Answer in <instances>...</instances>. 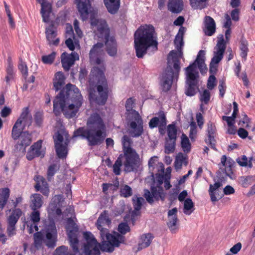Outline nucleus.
<instances>
[{"instance_id":"nucleus-25","label":"nucleus","mask_w":255,"mask_h":255,"mask_svg":"<svg viewBox=\"0 0 255 255\" xmlns=\"http://www.w3.org/2000/svg\"><path fill=\"white\" fill-rule=\"evenodd\" d=\"M166 125V118L163 111H161L159 113L158 117L152 118L149 122V127L150 128L158 127L159 132H161V127H164Z\"/></svg>"},{"instance_id":"nucleus-33","label":"nucleus","mask_w":255,"mask_h":255,"mask_svg":"<svg viewBox=\"0 0 255 255\" xmlns=\"http://www.w3.org/2000/svg\"><path fill=\"white\" fill-rule=\"evenodd\" d=\"M154 236L151 233L143 234L140 238V242L138 244V250L146 248L151 244Z\"/></svg>"},{"instance_id":"nucleus-56","label":"nucleus","mask_w":255,"mask_h":255,"mask_svg":"<svg viewBox=\"0 0 255 255\" xmlns=\"http://www.w3.org/2000/svg\"><path fill=\"white\" fill-rule=\"evenodd\" d=\"M59 196H55L54 200L50 203V207L52 210H55L56 213L57 215H60L62 214V211L59 208H57V204L55 202V200L57 199L59 200Z\"/></svg>"},{"instance_id":"nucleus-17","label":"nucleus","mask_w":255,"mask_h":255,"mask_svg":"<svg viewBox=\"0 0 255 255\" xmlns=\"http://www.w3.org/2000/svg\"><path fill=\"white\" fill-rule=\"evenodd\" d=\"M42 140L40 139L34 142L30 147L26 154V158L28 160H32L35 157H43L45 152L42 149Z\"/></svg>"},{"instance_id":"nucleus-27","label":"nucleus","mask_w":255,"mask_h":255,"mask_svg":"<svg viewBox=\"0 0 255 255\" xmlns=\"http://www.w3.org/2000/svg\"><path fill=\"white\" fill-rule=\"evenodd\" d=\"M205 53L204 50H201L199 51L196 60L194 62L189 65L192 66V70L198 71L197 70V66L201 72L203 71L204 68L207 70V68L206 67V65L205 63Z\"/></svg>"},{"instance_id":"nucleus-23","label":"nucleus","mask_w":255,"mask_h":255,"mask_svg":"<svg viewBox=\"0 0 255 255\" xmlns=\"http://www.w3.org/2000/svg\"><path fill=\"white\" fill-rule=\"evenodd\" d=\"M36 0L41 5V8L40 10V13L41 14L43 22H49L50 14L52 12L51 3L46 1L45 0Z\"/></svg>"},{"instance_id":"nucleus-31","label":"nucleus","mask_w":255,"mask_h":255,"mask_svg":"<svg viewBox=\"0 0 255 255\" xmlns=\"http://www.w3.org/2000/svg\"><path fill=\"white\" fill-rule=\"evenodd\" d=\"M108 12L112 14L117 13L120 7V0H104Z\"/></svg>"},{"instance_id":"nucleus-41","label":"nucleus","mask_w":255,"mask_h":255,"mask_svg":"<svg viewBox=\"0 0 255 255\" xmlns=\"http://www.w3.org/2000/svg\"><path fill=\"white\" fill-rule=\"evenodd\" d=\"M176 140L166 138L165 144V152L167 154L173 153L175 151Z\"/></svg>"},{"instance_id":"nucleus-58","label":"nucleus","mask_w":255,"mask_h":255,"mask_svg":"<svg viewBox=\"0 0 255 255\" xmlns=\"http://www.w3.org/2000/svg\"><path fill=\"white\" fill-rule=\"evenodd\" d=\"M130 228L128 224L126 223H122L118 226V231L122 234L125 235L129 232Z\"/></svg>"},{"instance_id":"nucleus-59","label":"nucleus","mask_w":255,"mask_h":255,"mask_svg":"<svg viewBox=\"0 0 255 255\" xmlns=\"http://www.w3.org/2000/svg\"><path fill=\"white\" fill-rule=\"evenodd\" d=\"M177 221L178 219L177 216L169 217V221L167 223V225L168 227L171 231H173L176 229L175 226L176 225Z\"/></svg>"},{"instance_id":"nucleus-48","label":"nucleus","mask_w":255,"mask_h":255,"mask_svg":"<svg viewBox=\"0 0 255 255\" xmlns=\"http://www.w3.org/2000/svg\"><path fill=\"white\" fill-rule=\"evenodd\" d=\"M44 120L43 111H37L34 115V121L35 126L38 127H41Z\"/></svg>"},{"instance_id":"nucleus-11","label":"nucleus","mask_w":255,"mask_h":255,"mask_svg":"<svg viewBox=\"0 0 255 255\" xmlns=\"http://www.w3.org/2000/svg\"><path fill=\"white\" fill-rule=\"evenodd\" d=\"M192 65L185 68L186 74V90L185 94L188 96H194L198 89L199 73L192 70Z\"/></svg>"},{"instance_id":"nucleus-3","label":"nucleus","mask_w":255,"mask_h":255,"mask_svg":"<svg viewBox=\"0 0 255 255\" xmlns=\"http://www.w3.org/2000/svg\"><path fill=\"white\" fill-rule=\"evenodd\" d=\"M29 216V221L25 224L28 228V232L31 234L34 231V241L36 246H40L44 243L49 248H53L56 246L57 239V230L54 223L50 224L41 231L38 232V224L40 220V213L39 210H31Z\"/></svg>"},{"instance_id":"nucleus-1","label":"nucleus","mask_w":255,"mask_h":255,"mask_svg":"<svg viewBox=\"0 0 255 255\" xmlns=\"http://www.w3.org/2000/svg\"><path fill=\"white\" fill-rule=\"evenodd\" d=\"M65 78L61 72H57L53 79V89L61 90L53 101V112L56 116L62 112L68 119L74 117L83 103V98L78 88L71 84H65Z\"/></svg>"},{"instance_id":"nucleus-49","label":"nucleus","mask_w":255,"mask_h":255,"mask_svg":"<svg viewBox=\"0 0 255 255\" xmlns=\"http://www.w3.org/2000/svg\"><path fill=\"white\" fill-rule=\"evenodd\" d=\"M194 208V203L190 198L185 199L184 203V213L186 215H190L193 210H191Z\"/></svg>"},{"instance_id":"nucleus-57","label":"nucleus","mask_w":255,"mask_h":255,"mask_svg":"<svg viewBox=\"0 0 255 255\" xmlns=\"http://www.w3.org/2000/svg\"><path fill=\"white\" fill-rule=\"evenodd\" d=\"M18 69L22 73L24 79L26 80L28 76V68L25 63L21 62L18 65Z\"/></svg>"},{"instance_id":"nucleus-55","label":"nucleus","mask_w":255,"mask_h":255,"mask_svg":"<svg viewBox=\"0 0 255 255\" xmlns=\"http://www.w3.org/2000/svg\"><path fill=\"white\" fill-rule=\"evenodd\" d=\"M217 47V51L216 52L224 54L226 46L223 38H222L218 41Z\"/></svg>"},{"instance_id":"nucleus-42","label":"nucleus","mask_w":255,"mask_h":255,"mask_svg":"<svg viewBox=\"0 0 255 255\" xmlns=\"http://www.w3.org/2000/svg\"><path fill=\"white\" fill-rule=\"evenodd\" d=\"M144 199L142 197H137L136 199L132 198L133 206L134 211L132 212V215H138L139 211L141 208L142 202L144 201Z\"/></svg>"},{"instance_id":"nucleus-32","label":"nucleus","mask_w":255,"mask_h":255,"mask_svg":"<svg viewBox=\"0 0 255 255\" xmlns=\"http://www.w3.org/2000/svg\"><path fill=\"white\" fill-rule=\"evenodd\" d=\"M69 142V139H66L64 141V144L56 143L55 145L56 154L59 158L63 159L67 156L68 153L67 146Z\"/></svg>"},{"instance_id":"nucleus-30","label":"nucleus","mask_w":255,"mask_h":255,"mask_svg":"<svg viewBox=\"0 0 255 255\" xmlns=\"http://www.w3.org/2000/svg\"><path fill=\"white\" fill-rule=\"evenodd\" d=\"M43 197L40 194L35 193L30 196V208L31 210H39L42 207L43 201Z\"/></svg>"},{"instance_id":"nucleus-13","label":"nucleus","mask_w":255,"mask_h":255,"mask_svg":"<svg viewBox=\"0 0 255 255\" xmlns=\"http://www.w3.org/2000/svg\"><path fill=\"white\" fill-rule=\"evenodd\" d=\"M22 214V212L21 209H13L11 214L7 218L6 233L9 238L16 234V224Z\"/></svg>"},{"instance_id":"nucleus-34","label":"nucleus","mask_w":255,"mask_h":255,"mask_svg":"<svg viewBox=\"0 0 255 255\" xmlns=\"http://www.w3.org/2000/svg\"><path fill=\"white\" fill-rule=\"evenodd\" d=\"M7 61V66L6 68V75L5 77V80L6 83L9 84V82L14 79L15 73L11 58L8 57Z\"/></svg>"},{"instance_id":"nucleus-45","label":"nucleus","mask_w":255,"mask_h":255,"mask_svg":"<svg viewBox=\"0 0 255 255\" xmlns=\"http://www.w3.org/2000/svg\"><path fill=\"white\" fill-rule=\"evenodd\" d=\"M132 141L131 138L128 135H125L122 137V145L123 152H125L128 149H130L131 150H134L131 147V144Z\"/></svg>"},{"instance_id":"nucleus-5","label":"nucleus","mask_w":255,"mask_h":255,"mask_svg":"<svg viewBox=\"0 0 255 255\" xmlns=\"http://www.w3.org/2000/svg\"><path fill=\"white\" fill-rule=\"evenodd\" d=\"M134 44L136 56L138 58H143L150 47L157 50L158 42L154 26L150 24L141 25L134 33Z\"/></svg>"},{"instance_id":"nucleus-62","label":"nucleus","mask_w":255,"mask_h":255,"mask_svg":"<svg viewBox=\"0 0 255 255\" xmlns=\"http://www.w3.org/2000/svg\"><path fill=\"white\" fill-rule=\"evenodd\" d=\"M223 54L215 52V55L212 58L211 63L218 64L223 58Z\"/></svg>"},{"instance_id":"nucleus-16","label":"nucleus","mask_w":255,"mask_h":255,"mask_svg":"<svg viewBox=\"0 0 255 255\" xmlns=\"http://www.w3.org/2000/svg\"><path fill=\"white\" fill-rule=\"evenodd\" d=\"M14 146V150L16 152L25 153L26 148L29 146L32 142V135L27 131L22 132L21 136L17 139Z\"/></svg>"},{"instance_id":"nucleus-44","label":"nucleus","mask_w":255,"mask_h":255,"mask_svg":"<svg viewBox=\"0 0 255 255\" xmlns=\"http://www.w3.org/2000/svg\"><path fill=\"white\" fill-rule=\"evenodd\" d=\"M177 129L175 124H170L167 126L168 138L170 139H177Z\"/></svg>"},{"instance_id":"nucleus-64","label":"nucleus","mask_w":255,"mask_h":255,"mask_svg":"<svg viewBox=\"0 0 255 255\" xmlns=\"http://www.w3.org/2000/svg\"><path fill=\"white\" fill-rule=\"evenodd\" d=\"M250 122V119L247 115L245 114L243 119L240 121L239 125H241L242 127H245L246 128H248L250 127L249 123Z\"/></svg>"},{"instance_id":"nucleus-10","label":"nucleus","mask_w":255,"mask_h":255,"mask_svg":"<svg viewBox=\"0 0 255 255\" xmlns=\"http://www.w3.org/2000/svg\"><path fill=\"white\" fill-rule=\"evenodd\" d=\"M134 100L129 98L127 100L125 107L127 112H129L130 133L133 137H138L143 132V121L138 112L133 110Z\"/></svg>"},{"instance_id":"nucleus-43","label":"nucleus","mask_w":255,"mask_h":255,"mask_svg":"<svg viewBox=\"0 0 255 255\" xmlns=\"http://www.w3.org/2000/svg\"><path fill=\"white\" fill-rule=\"evenodd\" d=\"M208 0H190L191 6L194 9H202L207 6Z\"/></svg>"},{"instance_id":"nucleus-40","label":"nucleus","mask_w":255,"mask_h":255,"mask_svg":"<svg viewBox=\"0 0 255 255\" xmlns=\"http://www.w3.org/2000/svg\"><path fill=\"white\" fill-rule=\"evenodd\" d=\"M181 145L182 150L185 153H188L190 152L191 144L188 137L183 134L181 137Z\"/></svg>"},{"instance_id":"nucleus-38","label":"nucleus","mask_w":255,"mask_h":255,"mask_svg":"<svg viewBox=\"0 0 255 255\" xmlns=\"http://www.w3.org/2000/svg\"><path fill=\"white\" fill-rule=\"evenodd\" d=\"M240 49L241 50L240 55L244 60H247V57L249 52L248 42L245 38H242L240 41Z\"/></svg>"},{"instance_id":"nucleus-4","label":"nucleus","mask_w":255,"mask_h":255,"mask_svg":"<svg viewBox=\"0 0 255 255\" xmlns=\"http://www.w3.org/2000/svg\"><path fill=\"white\" fill-rule=\"evenodd\" d=\"M87 128L80 127L74 131L73 136H81L88 141L90 146L100 145L104 140L106 126L98 114H93L87 122Z\"/></svg>"},{"instance_id":"nucleus-7","label":"nucleus","mask_w":255,"mask_h":255,"mask_svg":"<svg viewBox=\"0 0 255 255\" xmlns=\"http://www.w3.org/2000/svg\"><path fill=\"white\" fill-rule=\"evenodd\" d=\"M180 71V60L177 54L173 51L170 52L167 58V66L163 73L161 86L163 91L170 90L174 79H177Z\"/></svg>"},{"instance_id":"nucleus-60","label":"nucleus","mask_w":255,"mask_h":255,"mask_svg":"<svg viewBox=\"0 0 255 255\" xmlns=\"http://www.w3.org/2000/svg\"><path fill=\"white\" fill-rule=\"evenodd\" d=\"M218 88L220 92V96L223 98L226 90V83L224 80L220 81Z\"/></svg>"},{"instance_id":"nucleus-63","label":"nucleus","mask_w":255,"mask_h":255,"mask_svg":"<svg viewBox=\"0 0 255 255\" xmlns=\"http://www.w3.org/2000/svg\"><path fill=\"white\" fill-rule=\"evenodd\" d=\"M157 156H154L149 159L148 164L150 171H153L154 169L156 163L157 162Z\"/></svg>"},{"instance_id":"nucleus-6","label":"nucleus","mask_w":255,"mask_h":255,"mask_svg":"<svg viewBox=\"0 0 255 255\" xmlns=\"http://www.w3.org/2000/svg\"><path fill=\"white\" fill-rule=\"evenodd\" d=\"M89 82L97 83V91L98 94H97V92L94 89H90L89 90L90 100L98 105H104L108 99L110 90L104 71L98 67H94L91 71Z\"/></svg>"},{"instance_id":"nucleus-39","label":"nucleus","mask_w":255,"mask_h":255,"mask_svg":"<svg viewBox=\"0 0 255 255\" xmlns=\"http://www.w3.org/2000/svg\"><path fill=\"white\" fill-rule=\"evenodd\" d=\"M24 129L23 128L21 127L18 124H17L16 123H15L14 124L12 130H11V137L14 140H17L18 138L21 136L22 132H23V130Z\"/></svg>"},{"instance_id":"nucleus-54","label":"nucleus","mask_w":255,"mask_h":255,"mask_svg":"<svg viewBox=\"0 0 255 255\" xmlns=\"http://www.w3.org/2000/svg\"><path fill=\"white\" fill-rule=\"evenodd\" d=\"M211 95L210 92L208 90H204L201 95L200 100L201 102H203L205 104H207L210 99Z\"/></svg>"},{"instance_id":"nucleus-47","label":"nucleus","mask_w":255,"mask_h":255,"mask_svg":"<svg viewBox=\"0 0 255 255\" xmlns=\"http://www.w3.org/2000/svg\"><path fill=\"white\" fill-rule=\"evenodd\" d=\"M59 169V165L57 164H51L47 171V178L48 181H50L52 177L55 175L57 171Z\"/></svg>"},{"instance_id":"nucleus-36","label":"nucleus","mask_w":255,"mask_h":255,"mask_svg":"<svg viewBox=\"0 0 255 255\" xmlns=\"http://www.w3.org/2000/svg\"><path fill=\"white\" fill-rule=\"evenodd\" d=\"M222 186V183L220 181L216 182L214 184H210L209 189V193L212 202H216L218 199L216 197V191Z\"/></svg>"},{"instance_id":"nucleus-22","label":"nucleus","mask_w":255,"mask_h":255,"mask_svg":"<svg viewBox=\"0 0 255 255\" xmlns=\"http://www.w3.org/2000/svg\"><path fill=\"white\" fill-rule=\"evenodd\" d=\"M206 131L207 132L208 139L205 140L206 143L210 145L211 148L217 151L216 148V140L215 135L216 131V128L215 124L211 121L207 123V128Z\"/></svg>"},{"instance_id":"nucleus-26","label":"nucleus","mask_w":255,"mask_h":255,"mask_svg":"<svg viewBox=\"0 0 255 255\" xmlns=\"http://www.w3.org/2000/svg\"><path fill=\"white\" fill-rule=\"evenodd\" d=\"M46 39L49 45L57 46L59 43V39L57 38V32L53 25H49L46 28Z\"/></svg>"},{"instance_id":"nucleus-18","label":"nucleus","mask_w":255,"mask_h":255,"mask_svg":"<svg viewBox=\"0 0 255 255\" xmlns=\"http://www.w3.org/2000/svg\"><path fill=\"white\" fill-rule=\"evenodd\" d=\"M61 58L64 70L65 71H68L71 67L74 65L75 61L79 59V56L75 52H72L71 54L63 52L61 55Z\"/></svg>"},{"instance_id":"nucleus-50","label":"nucleus","mask_w":255,"mask_h":255,"mask_svg":"<svg viewBox=\"0 0 255 255\" xmlns=\"http://www.w3.org/2000/svg\"><path fill=\"white\" fill-rule=\"evenodd\" d=\"M255 181V177L253 176H244L241 178V183L242 186L247 188Z\"/></svg>"},{"instance_id":"nucleus-46","label":"nucleus","mask_w":255,"mask_h":255,"mask_svg":"<svg viewBox=\"0 0 255 255\" xmlns=\"http://www.w3.org/2000/svg\"><path fill=\"white\" fill-rule=\"evenodd\" d=\"M122 158L123 154H121L117 158V159L116 160L114 164L113 165V172L116 175H119L121 174V167L122 165Z\"/></svg>"},{"instance_id":"nucleus-14","label":"nucleus","mask_w":255,"mask_h":255,"mask_svg":"<svg viewBox=\"0 0 255 255\" xmlns=\"http://www.w3.org/2000/svg\"><path fill=\"white\" fill-rule=\"evenodd\" d=\"M144 197L148 203L152 204L154 202L153 199L156 201L161 199L163 201L165 199V194L161 186H152L150 191L148 189L144 190Z\"/></svg>"},{"instance_id":"nucleus-21","label":"nucleus","mask_w":255,"mask_h":255,"mask_svg":"<svg viewBox=\"0 0 255 255\" xmlns=\"http://www.w3.org/2000/svg\"><path fill=\"white\" fill-rule=\"evenodd\" d=\"M56 127H59V129L53 135V140L54 144L56 143L63 144L64 141V136L65 137V140L68 139V133L65 130L64 126L62 125V122L61 120H58L56 122Z\"/></svg>"},{"instance_id":"nucleus-2","label":"nucleus","mask_w":255,"mask_h":255,"mask_svg":"<svg viewBox=\"0 0 255 255\" xmlns=\"http://www.w3.org/2000/svg\"><path fill=\"white\" fill-rule=\"evenodd\" d=\"M111 223L107 212L104 211L98 218L96 223L97 227L100 230L101 244L97 241L91 232L84 233V237L86 241L84 245L86 255H100V249L104 252H113L115 247H119L120 244L124 241V237L119 233L111 234L107 229L103 228L104 225H109Z\"/></svg>"},{"instance_id":"nucleus-53","label":"nucleus","mask_w":255,"mask_h":255,"mask_svg":"<svg viewBox=\"0 0 255 255\" xmlns=\"http://www.w3.org/2000/svg\"><path fill=\"white\" fill-rule=\"evenodd\" d=\"M221 163L225 167V172L227 175H229L228 172L231 171V164L230 161L227 162V157L225 155H222L221 158Z\"/></svg>"},{"instance_id":"nucleus-24","label":"nucleus","mask_w":255,"mask_h":255,"mask_svg":"<svg viewBox=\"0 0 255 255\" xmlns=\"http://www.w3.org/2000/svg\"><path fill=\"white\" fill-rule=\"evenodd\" d=\"M35 180L36 184L34 188L36 191H40L43 195L47 197L49 194V189L45 179L41 176L38 175L36 176Z\"/></svg>"},{"instance_id":"nucleus-35","label":"nucleus","mask_w":255,"mask_h":255,"mask_svg":"<svg viewBox=\"0 0 255 255\" xmlns=\"http://www.w3.org/2000/svg\"><path fill=\"white\" fill-rule=\"evenodd\" d=\"M10 195V190L8 188H2L0 191V208L2 209L7 203Z\"/></svg>"},{"instance_id":"nucleus-29","label":"nucleus","mask_w":255,"mask_h":255,"mask_svg":"<svg viewBox=\"0 0 255 255\" xmlns=\"http://www.w3.org/2000/svg\"><path fill=\"white\" fill-rule=\"evenodd\" d=\"M167 9L174 14L180 13L183 9V2L182 0H168Z\"/></svg>"},{"instance_id":"nucleus-61","label":"nucleus","mask_w":255,"mask_h":255,"mask_svg":"<svg viewBox=\"0 0 255 255\" xmlns=\"http://www.w3.org/2000/svg\"><path fill=\"white\" fill-rule=\"evenodd\" d=\"M216 78L213 75H210L207 82V87L209 90H212L216 86Z\"/></svg>"},{"instance_id":"nucleus-20","label":"nucleus","mask_w":255,"mask_h":255,"mask_svg":"<svg viewBox=\"0 0 255 255\" xmlns=\"http://www.w3.org/2000/svg\"><path fill=\"white\" fill-rule=\"evenodd\" d=\"M78 11L83 20L88 17L89 9L91 7L90 0H74Z\"/></svg>"},{"instance_id":"nucleus-12","label":"nucleus","mask_w":255,"mask_h":255,"mask_svg":"<svg viewBox=\"0 0 255 255\" xmlns=\"http://www.w3.org/2000/svg\"><path fill=\"white\" fill-rule=\"evenodd\" d=\"M123 157L125 158L124 161L125 171L130 172L133 171L134 169L137 166L139 160V156L135 150L128 149L127 151L124 152Z\"/></svg>"},{"instance_id":"nucleus-19","label":"nucleus","mask_w":255,"mask_h":255,"mask_svg":"<svg viewBox=\"0 0 255 255\" xmlns=\"http://www.w3.org/2000/svg\"><path fill=\"white\" fill-rule=\"evenodd\" d=\"M15 123L24 128H25L26 127H29L31 125L32 117L30 114V111L28 107H25L22 109L20 115Z\"/></svg>"},{"instance_id":"nucleus-9","label":"nucleus","mask_w":255,"mask_h":255,"mask_svg":"<svg viewBox=\"0 0 255 255\" xmlns=\"http://www.w3.org/2000/svg\"><path fill=\"white\" fill-rule=\"evenodd\" d=\"M91 25L96 26L99 37L104 40L106 49L111 56H115L117 53V44L115 38L110 36V30L105 20L92 19Z\"/></svg>"},{"instance_id":"nucleus-28","label":"nucleus","mask_w":255,"mask_h":255,"mask_svg":"<svg viewBox=\"0 0 255 255\" xmlns=\"http://www.w3.org/2000/svg\"><path fill=\"white\" fill-rule=\"evenodd\" d=\"M205 28L204 32L206 35L211 36L216 31V23L214 19L210 16L205 17Z\"/></svg>"},{"instance_id":"nucleus-52","label":"nucleus","mask_w":255,"mask_h":255,"mask_svg":"<svg viewBox=\"0 0 255 255\" xmlns=\"http://www.w3.org/2000/svg\"><path fill=\"white\" fill-rule=\"evenodd\" d=\"M55 55V52H53L47 55L42 56L41 57V61L45 64H51L54 61Z\"/></svg>"},{"instance_id":"nucleus-37","label":"nucleus","mask_w":255,"mask_h":255,"mask_svg":"<svg viewBox=\"0 0 255 255\" xmlns=\"http://www.w3.org/2000/svg\"><path fill=\"white\" fill-rule=\"evenodd\" d=\"M252 160V157L248 159L245 155H243L236 159L237 162L240 166L242 167H248L250 168L253 167Z\"/></svg>"},{"instance_id":"nucleus-51","label":"nucleus","mask_w":255,"mask_h":255,"mask_svg":"<svg viewBox=\"0 0 255 255\" xmlns=\"http://www.w3.org/2000/svg\"><path fill=\"white\" fill-rule=\"evenodd\" d=\"M132 194V190L129 186L125 185L121 188L120 195L122 197L128 198L131 196Z\"/></svg>"},{"instance_id":"nucleus-8","label":"nucleus","mask_w":255,"mask_h":255,"mask_svg":"<svg viewBox=\"0 0 255 255\" xmlns=\"http://www.w3.org/2000/svg\"><path fill=\"white\" fill-rule=\"evenodd\" d=\"M65 228L70 247L74 254L70 253L68 251V248L64 246L57 248L55 251V254L56 255H75L79 252L78 227L72 218H69L67 220Z\"/></svg>"},{"instance_id":"nucleus-15","label":"nucleus","mask_w":255,"mask_h":255,"mask_svg":"<svg viewBox=\"0 0 255 255\" xmlns=\"http://www.w3.org/2000/svg\"><path fill=\"white\" fill-rule=\"evenodd\" d=\"M103 47V44L98 42L91 48L89 53V59L91 63L96 65L102 63L104 54Z\"/></svg>"}]
</instances>
